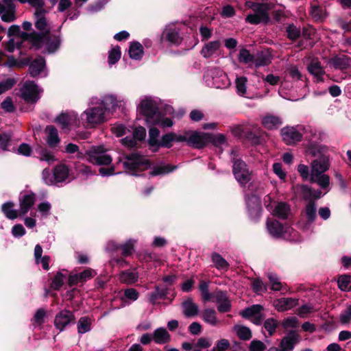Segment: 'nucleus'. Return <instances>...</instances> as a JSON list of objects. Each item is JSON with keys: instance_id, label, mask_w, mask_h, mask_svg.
<instances>
[{"instance_id": "obj_1", "label": "nucleus", "mask_w": 351, "mask_h": 351, "mask_svg": "<svg viewBox=\"0 0 351 351\" xmlns=\"http://www.w3.org/2000/svg\"><path fill=\"white\" fill-rule=\"evenodd\" d=\"M25 42L36 49L45 46L49 53L54 52L59 47L58 40L57 39L52 40L49 35V31L42 33L36 31L29 33L23 32V43Z\"/></svg>"}, {"instance_id": "obj_2", "label": "nucleus", "mask_w": 351, "mask_h": 351, "mask_svg": "<svg viewBox=\"0 0 351 351\" xmlns=\"http://www.w3.org/2000/svg\"><path fill=\"white\" fill-rule=\"evenodd\" d=\"M151 162L144 156L137 153H133L125 156L123 162L125 169L132 175H135L136 171H145L150 167Z\"/></svg>"}, {"instance_id": "obj_3", "label": "nucleus", "mask_w": 351, "mask_h": 351, "mask_svg": "<svg viewBox=\"0 0 351 351\" xmlns=\"http://www.w3.org/2000/svg\"><path fill=\"white\" fill-rule=\"evenodd\" d=\"M232 173L236 180L242 186H245L252 178V171L247 164L240 158H233Z\"/></svg>"}, {"instance_id": "obj_4", "label": "nucleus", "mask_w": 351, "mask_h": 351, "mask_svg": "<svg viewBox=\"0 0 351 351\" xmlns=\"http://www.w3.org/2000/svg\"><path fill=\"white\" fill-rule=\"evenodd\" d=\"M112 101V97H108L103 101L99 106L91 108L84 111L86 120L90 125H95L102 123L105 121V112L108 110L106 105L108 101Z\"/></svg>"}, {"instance_id": "obj_5", "label": "nucleus", "mask_w": 351, "mask_h": 351, "mask_svg": "<svg viewBox=\"0 0 351 351\" xmlns=\"http://www.w3.org/2000/svg\"><path fill=\"white\" fill-rule=\"evenodd\" d=\"M89 161L98 165H110L112 160L111 156L106 154L102 146L93 147L88 154Z\"/></svg>"}, {"instance_id": "obj_6", "label": "nucleus", "mask_w": 351, "mask_h": 351, "mask_svg": "<svg viewBox=\"0 0 351 351\" xmlns=\"http://www.w3.org/2000/svg\"><path fill=\"white\" fill-rule=\"evenodd\" d=\"M42 90L32 81H27L23 84V101L30 105L35 104L40 99Z\"/></svg>"}, {"instance_id": "obj_7", "label": "nucleus", "mask_w": 351, "mask_h": 351, "mask_svg": "<svg viewBox=\"0 0 351 351\" xmlns=\"http://www.w3.org/2000/svg\"><path fill=\"white\" fill-rule=\"evenodd\" d=\"M213 302L217 304L219 313H227L231 310L232 304L227 292L221 290L213 291Z\"/></svg>"}, {"instance_id": "obj_8", "label": "nucleus", "mask_w": 351, "mask_h": 351, "mask_svg": "<svg viewBox=\"0 0 351 351\" xmlns=\"http://www.w3.org/2000/svg\"><path fill=\"white\" fill-rule=\"evenodd\" d=\"M301 216L306 219L305 222L300 221L299 225L302 229H307L317 218L316 204L313 201H309L304 209L301 213Z\"/></svg>"}, {"instance_id": "obj_9", "label": "nucleus", "mask_w": 351, "mask_h": 351, "mask_svg": "<svg viewBox=\"0 0 351 351\" xmlns=\"http://www.w3.org/2000/svg\"><path fill=\"white\" fill-rule=\"evenodd\" d=\"M4 5L0 3V15L4 22L10 23L16 19V6L14 0H2ZM22 3V0H17Z\"/></svg>"}, {"instance_id": "obj_10", "label": "nucleus", "mask_w": 351, "mask_h": 351, "mask_svg": "<svg viewBox=\"0 0 351 351\" xmlns=\"http://www.w3.org/2000/svg\"><path fill=\"white\" fill-rule=\"evenodd\" d=\"M282 141L288 145H292L302 140V134L294 127L287 126L280 130Z\"/></svg>"}, {"instance_id": "obj_11", "label": "nucleus", "mask_w": 351, "mask_h": 351, "mask_svg": "<svg viewBox=\"0 0 351 351\" xmlns=\"http://www.w3.org/2000/svg\"><path fill=\"white\" fill-rule=\"evenodd\" d=\"M96 274V271L91 268H87L78 274H71L69 276L68 284L70 287L77 285L79 283L84 284L87 280L93 278Z\"/></svg>"}, {"instance_id": "obj_12", "label": "nucleus", "mask_w": 351, "mask_h": 351, "mask_svg": "<svg viewBox=\"0 0 351 351\" xmlns=\"http://www.w3.org/2000/svg\"><path fill=\"white\" fill-rule=\"evenodd\" d=\"M139 109L140 112L151 122L158 114V108L152 99H145L141 101Z\"/></svg>"}, {"instance_id": "obj_13", "label": "nucleus", "mask_w": 351, "mask_h": 351, "mask_svg": "<svg viewBox=\"0 0 351 351\" xmlns=\"http://www.w3.org/2000/svg\"><path fill=\"white\" fill-rule=\"evenodd\" d=\"M74 319L75 317L71 311L63 310L56 315L54 319V325L57 329L62 331Z\"/></svg>"}, {"instance_id": "obj_14", "label": "nucleus", "mask_w": 351, "mask_h": 351, "mask_svg": "<svg viewBox=\"0 0 351 351\" xmlns=\"http://www.w3.org/2000/svg\"><path fill=\"white\" fill-rule=\"evenodd\" d=\"M330 167L329 158L328 156H321L314 160L311 164V174L324 173Z\"/></svg>"}, {"instance_id": "obj_15", "label": "nucleus", "mask_w": 351, "mask_h": 351, "mask_svg": "<svg viewBox=\"0 0 351 351\" xmlns=\"http://www.w3.org/2000/svg\"><path fill=\"white\" fill-rule=\"evenodd\" d=\"M296 193L306 200L311 201L312 199H319L322 197V193L320 190H315L307 185H297Z\"/></svg>"}, {"instance_id": "obj_16", "label": "nucleus", "mask_w": 351, "mask_h": 351, "mask_svg": "<svg viewBox=\"0 0 351 351\" xmlns=\"http://www.w3.org/2000/svg\"><path fill=\"white\" fill-rule=\"evenodd\" d=\"M300 338V335L296 332H290L282 339L279 351H292L295 345L299 342Z\"/></svg>"}, {"instance_id": "obj_17", "label": "nucleus", "mask_w": 351, "mask_h": 351, "mask_svg": "<svg viewBox=\"0 0 351 351\" xmlns=\"http://www.w3.org/2000/svg\"><path fill=\"white\" fill-rule=\"evenodd\" d=\"M46 13L47 10L44 8L35 10L34 14L36 19L35 27L38 30L42 31L43 32H47V31H49V34L50 28L49 27L48 22L45 17Z\"/></svg>"}, {"instance_id": "obj_18", "label": "nucleus", "mask_w": 351, "mask_h": 351, "mask_svg": "<svg viewBox=\"0 0 351 351\" xmlns=\"http://www.w3.org/2000/svg\"><path fill=\"white\" fill-rule=\"evenodd\" d=\"M299 304L298 299L292 298H282L274 301V306L278 311L291 310Z\"/></svg>"}, {"instance_id": "obj_19", "label": "nucleus", "mask_w": 351, "mask_h": 351, "mask_svg": "<svg viewBox=\"0 0 351 351\" xmlns=\"http://www.w3.org/2000/svg\"><path fill=\"white\" fill-rule=\"evenodd\" d=\"M267 228L269 234L276 237L285 236L286 232L293 231V229L290 228L285 229L282 223L277 220H268L267 221Z\"/></svg>"}, {"instance_id": "obj_20", "label": "nucleus", "mask_w": 351, "mask_h": 351, "mask_svg": "<svg viewBox=\"0 0 351 351\" xmlns=\"http://www.w3.org/2000/svg\"><path fill=\"white\" fill-rule=\"evenodd\" d=\"M261 123L265 128L272 130L278 129L282 125V121L279 116L267 114L262 118Z\"/></svg>"}, {"instance_id": "obj_21", "label": "nucleus", "mask_w": 351, "mask_h": 351, "mask_svg": "<svg viewBox=\"0 0 351 351\" xmlns=\"http://www.w3.org/2000/svg\"><path fill=\"white\" fill-rule=\"evenodd\" d=\"M208 137L206 134H201L196 132H191L188 134V145L196 148H202L206 144Z\"/></svg>"}, {"instance_id": "obj_22", "label": "nucleus", "mask_w": 351, "mask_h": 351, "mask_svg": "<svg viewBox=\"0 0 351 351\" xmlns=\"http://www.w3.org/2000/svg\"><path fill=\"white\" fill-rule=\"evenodd\" d=\"M330 64L336 69L344 70L351 66V59L346 55H339L330 60Z\"/></svg>"}, {"instance_id": "obj_23", "label": "nucleus", "mask_w": 351, "mask_h": 351, "mask_svg": "<svg viewBox=\"0 0 351 351\" xmlns=\"http://www.w3.org/2000/svg\"><path fill=\"white\" fill-rule=\"evenodd\" d=\"M221 47L219 40L210 41L206 43L201 50V54L205 58H209L216 53Z\"/></svg>"}, {"instance_id": "obj_24", "label": "nucleus", "mask_w": 351, "mask_h": 351, "mask_svg": "<svg viewBox=\"0 0 351 351\" xmlns=\"http://www.w3.org/2000/svg\"><path fill=\"white\" fill-rule=\"evenodd\" d=\"M310 181L317 184L322 189L329 191L330 177L324 173L311 174Z\"/></svg>"}, {"instance_id": "obj_25", "label": "nucleus", "mask_w": 351, "mask_h": 351, "mask_svg": "<svg viewBox=\"0 0 351 351\" xmlns=\"http://www.w3.org/2000/svg\"><path fill=\"white\" fill-rule=\"evenodd\" d=\"M45 66V60L41 56L37 57L30 64L29 72L31 76L36 77L38 75Z\"/></svg>"}, {"instance_id": "obj_26", "label": "nucleus", "mask_w": 351, "mask_h": 351, "mask_svg": "<svg viewBox=\"0 0 351 351\" xmlns=\"http://www.w3.org/2000/svg\"><path fill=\"white\" fill-rule=\"evenodd\" d=\"M308 70L313 75H314L317 81H323L324 70L318 60H313L308 66Z\"/></svg>"}, {"instance_id": "obj_27", "label": "nucleus", "mask_w": 351, "mask_h": 351, "mask_svg": "<svg viewBox=\"0 0 351 351\" xmlns=\"http://www.w3.org/2000/svg\"><path fill=\"white\" fill-rule=\"evenodd\" d=\"M310 14L314 21L319 22L323 21L327 16L325 9L319 6L316 3H311Z\"/></svg>"}, {"instance_id": "obj_28", "label": "nucleus", "mask_w": 351, "mask_h": 351, "mask_svg": "<svg viewBox=\"0 0 351 351\" xmlns=\"http://www.w3.org/2000/svg\"><path fill=\"white\" fill-rule=\"evenodd\" d=\"M164 37L170 43L174 45H178L181 43L182 40V38L180 36L179 32L176 28H167L162 34V39Z\"/></svg>"}, {"instance_id": "obj_29", "label": "nucleus", "mask_w": 351, "mask_h": 351, "mask_svg": "<svg viewBox=\"0 0 351 351\" xmlns=\"http://www.w3.org/2000/svg\"><path fill=\"white\" fill-rule=\"evenodd\" d=\"M153 340L158 344H164L170 341V335L165 328H158L153 333Z\"/></svg>"}, {"instance_id": "obj_30", "label": "nucleus", "mask_w": 351, "mask_h": 351, "mask_svg": "<svg viewBox=\"0 0 351 351\" xmlns=\"http://www.w3.org/2000/svg\"><path fill=\"white\" fill-rule=\"evenodd\" d=\"M202 318L207 324L211 326H217L220 321L217 317V313L213 308H206L202 312Z\"/></svg>"}, {"instance_id": "obj_31", "label": "nucleus", "mask_w": 351, "mask_h": 351, "mask_svg": "<svg viewBox=\"0 0 351 351\" xmlns=\"http://www.w3.org/2000/svg\"><path fill=\"white\" fill-rule=\"evenodd\" d=\"M328 147L324 145H319L315 143H309L307 147V153L312 156L319 158L321 156H326Z\"/></svg>"}, {"instance_id": "obj_32", "label": "nucleus", "mask_w": 351, "mask_h": 351, "mask_svg": "<svg viewBox=\"0 0 351 351\" xmlns=\"http://www.w3.org/2000/svg\"><path fill=\"white\" fill-rule=\"evenodd\" d=\"M69 174L68 167L63 164L57 165L53 169L54 179L57 182L64 181L68 178Z\"/></svg>"}, {"instance_id": "obj_33", "label": "nucleus", "mask_w": 351, "mask_h": 351, "mask_svg": "<svg viewBox=\"0 0 351 351\" xmlns=\"http://www.w3.org/2000/svg\"><path fill=\"white\" fill-rule=\"evenodd\" d=\"M47 134V142L50 147H56L60 142L56 128L53 125H48L45 129Z\"/></svg>"}, {"instance_id": "obj_34", "label": "nucleus", "mask_w": 351, "mask_h": 351, "mask_svg": "<svg viewBox=\"0 0 351 351\" xmlns=\"http://www.w3.org/2000/svg\"><path fill=\"white\" fill-rule=\"evenodd\" d=\"M290 211V206L287 204L279 202L276 206L273 211V215L282 219H286L288 218Z\"/></svg>"}, {"instance_id": "obj_35", "label": "nucleus", "mask_w": 351, "mask_h": 351, "mask_svg": "<svg viewBox=\"0 0 351 351\" xmlns=\"http://www.w3.org/2000/svg\"><path fill=\"white\" fill-rule=\"evenodd\" d=\"M214 266L219 270L227 271L230 265L228 261L223 258L219 253L213 252L210 256Z\"/></svg>"}, {"instance_id": "obj_36", "label": "nucleus", "mask_w": 351, "mask_h": 351, "mask_svg": "<svg viewBox=\"0 0 351 351\" xmlns=\"http://www.w3.org/2000/svg\"><path fill=\"white\" fill-rule=\"evenodd\" d=\"M271 61V56L267 51H262L254 56V64L256 66L268 65Z\"/></svg>"}, {"instance_id": "obj_37", "label": "nucleus", "mask_w": 351, "mask_h": 351, "mask_svg": "<svg viewBox=\"0 0 351 351\" xmlns=\"http://www.w3.org/2000/svg\"><path fill=\"white\" fill-rule=\"evenodd\" d=\"M14 207V204L12 202H7L1 206L2 213L9 219H15L19 217L18 211Z\"/></svg>"}, {"instance_id": "obj_38", "label": "nucleus", "mask_w": 351, "mask_h": 351, "mask_svg": "<svg viewBox=\"0 0 351 351\" xmlns=\"http://www.w3.org/2000/svg\"><path fill=\"white\" fill-rule=\"evenodd\" d=\"M74 120V116L67 113H62L56 117V122L61 127L62 130H69V126L72 124Z\"/></svg>"}, {"instance_id": "obj_39", "label": "nucleus", "mask_w": 351, "mask_h": 351, "mask_svg": "<svg viewBox=\"0 0 351 351\" xmlns=\"http://www.w3.org/2000/svg\"><path fill=\"white\" fill-rule=\"evenodd\" d=\"M183 311L186 317H195L198 314V306L191 300H187L183 302Z\"/></svg>"}, {"instance_id": "obj_40", "label": "nucleus", "mask_w": 351, "mask_h": 351, "mask_svg": "<svg viewBox=\"0 0 351 351\" xmlns=\"http://www.w3.org/2000/svg\"><path fill=\"white\" fill-rule=\"evenodd\" d=\"M130 57L132 59L140 60L143 54V47L138 42L132 43L129 49Z\"/></svg>"}, {"instance_id": "obj_41", "label": "nucleus", "mask_w": 351, "mask_h": 351, "mask_svg": "<svg viewBox=\"0 0 351 351\" xmlns=\"http://www.w3.org/2000/svg\"><path fill=\"white\" fill-rule=\"evenodd\" d=\"M269 6L267 3H259L256 8H254L253 11L262 20L267 23L269 20Z\"/></svg>"}, {"instance_id": "obj_42", "label": "nucleus", "mask_w": 351, "mask_h": 351, "mask_svg": "<svg viewBox=\"0 0 351 351\" xmlns=\"http://www.w3.org/2000/svg\"><path fill=\"white\" fill-rule=\"evenodd\" d=\"M177 169V166L171 165H160L158 166H156L153 168L152 171L150 173V175L152 176H156L158 175H164L167 174L170 172H172L175 169Z\"/></svg>"}, {"instance_id": "obj_43", "label": "nucleus", "mask_w": 351, "mask_h": 351, "mask_svg": "<svg viewBox=\"0 0 351 351\" xmlns=\"http://www.w3.org/2000/svg\"><path fill=\"white\" fill-rule=\"evenodd\" d=\"M233 330L240 339L246 341L252 338V332L250 329L246 326L235 325Z\"/></svg>"}, {"instance_id": "obj_44", "label": "nucleus", "mask_w": 351, "mask_h": 351, "mask_svg": "<svg viewBox=\"0 0 351 351\" xmlns=\"http://www.w3.org/2000/svg\"><path fill=\"white\" fill-rule=\"evenodd\" d=\"M119 279L121 282L130 285L138 280V275L135 272L125 271L121 272Z\"/></svg>"}, {"instance_id": "obj_45", "label": "nucleus", "mask_w": 351, "mask_h": 351, "mask_svg": "<svg viewBox=\"0 0 351 351\" xmlns=\"http://www.w3.org/2000/svg\"><path fill=\"white\" fill-rule=\"evenodd\" d=\"M263 307L260 304H254L251 306L250 307L246 308L241 313V315L245 318H248L252 317L258 313H259Z\"/></svg>"}, {"instance_id": "obj_46", "label": "nucleus", "mask_w": 351, "mask_h": 351, "mask_svg": "<svg viewBox=\"0 0 351 351\" xmlns=\"http://www.w3.org/2000/svg\"><path fill=\"white\" fill-rule=\"evenodd\" d=\"M267 277L269 280V283L271 285V289L273 291H281L283 287V285L282 282L279 280L278 277L276 274L274 273H268Z\"/></svg>"}, {"instance_id": "obj_47", "label": "nucleus", "mask_w": 351, "mask_h": 351, "mask_svg": "<svg viewBox=\"0 0 351 351\" xmlns=\"http://www.w3.org/2000/svg\"><path fill=\"white\" fill-rule=\"evenodd\" d=\"M5 45V49L10 53H12L14 51L15 47L19 50L22 49V40H18L15 41L14 38L10 37L8 42L3 43Z\"/></svg>"}, {"instance_id": "obj_48", "label": "nucleus", "mask_w": 351, "mask_h": 351, "mask_svg": "<svg viewBox=\"0 0 351 351\" xmlns=\"http://www.w3.org/2000/svg\"><path fill=\"white\" fill-rule=\"evenodd\" d=\"M90 320L87 317H81L77 322L79 333H85L90 330Z\"/></svg>"}, {"instance_id": "obj_49", "label": "nucleus", "mask_w": 351, "mask_h": 351, "mask_svg": "<svg viewBox=\"0 0 351 351\" xmlns=\"http://www.w3.org/2000/svg\"><path fill=\"white\" fill-rule=\"evenodd\" d=\"M238 59L240 62L250 64L254 63V56L252 55L248 50L242 49L239 51Z\"/></svg>"}, {"instance_id": "obj_50", "label": "nucleus", "mask_w": 351, "mask_h": 351, "mask_svg": "<svg viewBox=\"0 0 351 351\" xmlns=\"http://www.w3.org/2000/svg\"><path fill=\"white\" fill-rule=\"evenodd\" d=\"M339 288L343 291H351V280L348 276H341L339 278L338 281Z\"/></svg>"}, {"instance_id": "obj_51", "label": "nucleus", "mask_w": 351, "mask_h": 351, "mask_svg": "<svg viewBox=\"0 0 351 351\" xmlns=\"http://www.w3.org/2000/svg\"><path fill=\"white\" fill-rule=\"evenodd\" d=\"M247 77L242 76L236 79V87L239 94L244 95L247 91Z\"/></svg>"}, {"instance_id": "obj_52", "label": "nucleus", "mask_w": 351, "mask_h": 351, "mask_svg": "<svg viewBox=\"0 0 351 351\" xmlns=\"http://www.w3.org/2000/svg\"><path fill=\"white\" fill-rule=\"evenodd\" d=\"M16 84V80L10 77L0 82V95L12 89Z\"/></svg>"}, {"instance_id": "obj_53", "label": "nucleus", "mask_w": 351, "mask_h": 351, "mask_svg": "<svg viewBox=\"0 0 351 351\" xmlns=\"http://www.w3.org/2000/svg\"><path fill=\"white\" fill-rule=\"evenodd\" d=\"M1 108L6 113L14 112L16 107L13 103L12 99L10 97H7L1 103Z\"/></svg>"}, {"instance_id": "obj_54", "label": "nucleus", "mask_w": 351, "mask_h": 351, "mask_svg": "<svg viewBox=\"0 0 351 351\" xmlns=\"http://www.w3.org/2000/svg\"><path fill=\"white\" fill-rule=\"evenodd\" d=\"M121 58L120 47L117 46L112 48L108 53V62L110 64H114L119 60Z\"/></svg>"}, {"instance_id": "obj_55", "label": "nucleus", "mask_w": 351, "mask_h": 351, "mask_svg": "<svg viewBox=\"0 0 351 351\" xmlns=\"http://www.w3.org/2000/svg\"><path fill=\"white\" fill-rule=\"evenodd\" d=\"M65 276L60 271L57 272L52 280L51 287L55 290H58L64 284Z\"/></svg>"}, {"instance_id": "obj_56", "label": "nucleus", "mask_w": 351, "mask_h": 351, "mask_svg": "<svg viewBox=\"0 0 351 351\" xmlns=\"http://www.w3.org/2000/svg\"><path fill=\"white\" fill-rule=\"evenodd\" d=\"M134 243L135 241L130 239L124 244L121 245L120 246V249L122 250V255L124 256H128L132 254L134 251Z\"/></svg>"}, {"instance_id": "obj_57", "label": "nucleus", "mask_w": 351, "mask_h": 351, "mask_svg": "<svg viewBox=\"0 0 351 351\" xmlns=\"http://www.w3.org/2000/svg\"><path fill=\"white\" fill-rule=\"evenodd\" d=\"M173 141H174V132H169L162 136L160 145V147L171 148Z\"/></svg>"}, {"instance_id": "obj_58", "label": "nucleus", "mask_w": 351, "mask_h": 351, "mask_svg": "<svg viewBox=\"0 0 351 351\" xmlns=\"http://www.w3.org/2000/svg\"><path fill=\"white\" fill-rule=\"evenodd\" d=\"M278 326V322L274 318H269L265 320L264 327L269 332V335H272Z\"/></svg>"}, {"instance_id": "obj_59", "label": "nucleus", "mask_w": 351, "mask_h": 351, "mask_svg": "<svg viewBox=\"0 0 351 351\" xmlns=\"http://www.w3.org/2000/svg\"><path fill=\"white\" fill-rule=\"evenodd\" d=\"M35 199V195L33 193L26 195L23 197V214H25L29 208L34 205Z\"/></svg>"}, {"instance_id": "obj_60", "label": "nucleus", "mask_w": 351, "mask_h": 351, "mask_svg": "<svg viewBox=\"0 0 351 351\" xmlns=\"http://www.w3.org/2000/svg\"><path fill=\"white\" fill-rule=\"evenodd\" d=\"M153 124H159L163 128H170L173 125V121L169 118L160 119L159 114L152 121Z\"/></svg>"}, {"instance_id": "obj_61", "label": "nucleus", "mask_w": 351, "mask_h": 351, "mask_svg": "<svg viewBox=\"0 0 351 351\" xmlns=\"http://www.w3.org/2000/svg\"><path fill=\"white\" fill-rule=\"evenodd\" d=\"M287 32L288 38L291 40L297 39L300 35V30L293 25H289L287 27Z\"/></svg>"}, {"instance_id": "obj_62", "label": "nucleus", "mask_w": 351, "mask_h": 351, "mask_svg": "<svg viewBox=\"0 0 351 351\" xmlns=\"http://www.w3.org/2000/svg\"><path fill=\"white\" fill-rule=\"evenodd\" d=\"M308 132L311 134L309 136H307L310 143H316L322 138L323 134L316 129L309 128Z\"/></svg>"}, {"instance_id": "obj_63", "label": "nucleus", "mask_w": 351, "mask_h": 351, "mask_svg": "<svg viewBox=\"0 0 351 351\" xmlns=\"http://www.w3.org/2000/svg\"><path fill=\"white\" fill-rule=\"evenodd\" d=\"M8 36L9 38L17 37L19 40H22V32L21 31L20 26L16 25L10 26L8 31Z\"/></svg>"}, {"instance_id": "obj_64", "label": "nucleus", "mask_w": 351, "mask_h": 351, "mask_svg": "<svg viewBox=\"0 0 351 351\" xmlns=\"http://www.w3.org/2000/svg\"><path fill=\"white\" fill-rule=\"evenodd\" d=\"M341 324H346L351 322V306H349L344 311H343L339 317Z\"/></svg>"}]
</instances>
